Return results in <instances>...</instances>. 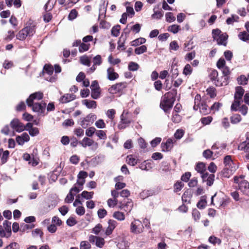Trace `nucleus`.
Wrapping results in <instances>:
<instances>
[{
    "label": "nucleus",
    "mask_w": 249,
    "mask_h": 249,
    "mask_svg": "<svg viewBox=\"0 0 249 249\" xmlns=\"http://www.w3.org/2000/svg\"><path fill=\"white\" fill-rule=\"evenodd\" d=\"M129 112L124 110L120 116L121 121L118 124L119 129H124L129 126L131 122V119L128 117Z\"/></svg>",
    "instance_id": "nucleus-7"
},
{
    "label": "nucleus",
    "mask_w": 249,
    "mask_h": 249,
    "mask_svg": "<svg viewBox=\"0 0 249 249\" xmlns=\"http://www.w3.org/2000/svg\"><path fill=\"white\" fill-rule=\"evenodd\" d=\"M207 92L208 94H209L211 98H213L216 96V91L214 88H209L207 89Z\"/></svg>",
    "instance_id": "nucleus-63"
},
{
    "label": "nucleus",
    "mask_w": 249,
    "mask_h": 249,
    "mask_svg": "<svg viewBox=\"0 0 249 249\" xmlns=\"http://www.w3.org/2000/svg\"><path fill=\"white\" fill-rule=\"evenodd\" d=\"M234 182L238 184V190L244 195L249 196V182L245 178V176H235Z\"/></svg>",
    "instance_id": "nucleus-1"
},
{
    "label": "nucleus",
    "mask_w": 249,
    "mask_h": 249,
    "mask_svg": "<svg viewBox=\"0 0 249 249\" xmlns=\"http://www.w3.org/2000/svg\"><path fill=\"white\" fill-rule=\"evenodd\" d=\"M154 13L152 15L153 18L160 19L163 15V12L162 11H155V8L154 9Z\"/></svg>",
    "instance_id": "nucleus-54"
},
{
    "label": "nucleus",
    "mask_w": 249,
    "mask_h": 249,
    "mask_svg": "<svg viewBox=\"0 0 249 249\" xmlns=\"http://www.w3.org/2000/svg\"><path fill=\"white\" fill-rule=\"evenodd\" d=\"M172 120L175 123H178L181 120V117L177 112H173Z\"/></svg>",
    "instance_id": "nucleus-55"
},
{
    "label": "nucleus",
    "mask_w": 249,
    "mask_h": 249,
    "mask_svg": "<svg viewBox=\"0 0 249 249\" xmlns=\"http://www.w3.org/2000/svg\"><path fill=\"white\" fill-rule=\"evenodd\" d=\"M36 32V26L32 23L28 22L26 26L17 35L16 37L20 40H24L27 36H32Z\"/></svg>",
    "instance_id": "nucleus-2"
},
{
    "label": "nucleus",
    "mask_w": 249,
    "mask_h": 249,
    "mask_svg": "<svg viewBox=\"0 0 249 249\" xmlns=\"http://www.w3.org/2000/svg\"><path fill=\"white\" fill-rule=\"evenodd\" d=\"M180 29V26L174 24L168 27V31L173 33V34H177Z\"/></svg>",
    "instance_id": "nucleus-43"
},
{
    "label": "nucleus",
    "mask_w": 249,
    "mask_h": 249,
    "mask_svg": "<svg viewBox=\"0 0 249 249\" xmlns=\"http://www.w3.org/2000/svg\"><path fill=\"white\" fill-rule=\"evenodd\" d=\"M28 107H31L34 112L37 113L38 116H44L47 114L46 113V104L43 101L32 103L31 105Z\"/></svg>",
    "instance_id": "nucleus-5"
},
{
    "label": "nucleus",
    "mask_w": 249,
    "mask_h": 249,
    "mask_svg": "<svg viewBox=\"0 0 249 249\" xmlns=\"http://www.w3.org/2000/svg\"><path fill=\"white\" fill-rule=\"evenodd\" d=\"M207 105L205 103H202L201 106L199 107L200 112L203 114H206L208 113L209 110L207 108Z\"/></svg>",
    "instance_id": "nucleus-56"
},
{
    "label": "nucleus",
    "mask_w": 249,
    "mask_h": 249,
    "mask_svg": "<svg viewBox=\"0 0 249 249\" xmlns=\"http://www.w3.org/2000/svg\"><path fill=\"white\" fill-rule=\"evenodd\" d=\"M201 97L199 94H197L195 98L194 103L195 105L194 106V109L195 110H197L198 109L199 107L200 106Z\"/></svg>",
    "instance_id": "nucleus-41"
},
{
    "label": "nucleus",
    "mask_w": 249,
    "mask_h": 249,
    "mask_svg": "<svg viewBox=\"0 0 249 249\" xmlns=\"http://www.w3.org/2000/svg\"><path fill=\"white\" fill-rule=\"evenodd\" d=\"M139 168L142 170L148 171L152 168L151 164L150 162L144 161L140 164Z\"/></svg>",
    "instance_id": "nucleus-34"
},
{
    "label": "nucleus",
    "mask_w": 249,
    "mask_h": 249,
    "mask_svg": "<svg viewBox=\"0 0 249 249\" xmlns=\"http://www.w3.org/2000/svg\"><path fill=\"white\" fill-rule=\"evenodd\" d=\"M195 169L198 173H200L203 181H204L207 178L208 175H209L208 173L206 172V167L205 164L203 162H199L196 164Z\"/></svg>",
    "instance_id": "nucleus-14"
},
{
    "label": "nucleus",
    "mask_w": 249,
    "mask_h": 249,
    "mask_svg": "<svg viewBox=\"0 0 249 249\" xmlns=\"http://www.w3.org/2000/svg\"><path fill=\"white\" fill-rule=\"evenodd\" d=\"M76 98V96L73 94H65L63 95L59 99L61 103L66 104L74 100Z\"/></svg>",
    "instance_id": "nucleus-21"
},
{
    "label": "nucleus",
    "mask_w": 249,
    "mask_h": 249,
    "mask_svg": "<svg viewBox=\"0 0 249 249\" xmlns=\"http://www.w3.org/2000/svg\"><path fill=\"white\" fill-rule=\"evenodd\" d=\"M9 152L8 150L3 151L1 157V161L2 163H5L9 157Z\"/></svg>",
    "instance_id": "nucleus-62"
},
{
    "label": "nucleus",
    "mask_w": 249,
    "mask_h": 249,
    "mask_svg": "<svg viewBox=\"0 0 249 249\" xmlns=\"http://www.w3.org/2000/svg\"><path fill=\"white\" fill-rule=\"evenodd\" d=\"M244 93V89L242 87L238 86L235 88V92L234 98L235 100L242 101V97Z\"/></svg>",
    "instance_id": "nucleus-24"
},
{
    "label": "nucleus",
    "mask_w": 249,
    "mask_h": 249,
    "mask_svg": "<svg viewBox=\"0 0 249 249\" xmlns=\"http://www.w3.org/2000/svg\"><path fill=\"white\" fill-rule=\"evenodd\" d=\"M120 29L121 26L119 25H117L114 26L111 29L112 36L115 37L118 36L119 35Z\"/></svg>",
    "instance_id": "nucleus-42"
},
{
    "label": "nucleus",
    "mask_w": 249,
    "mask_h": 249,
    "mask_svg": "<svg viewBox=\"0 0 249 249\" xmlns=\"http://www.w3.org/2000/svg\"><path fill=\"white\" fill-rule=\"evenodd\" d=\"M11 127L18 132H21L25 130L24 124L18 119H14L10 123Z\"/></svg>",
    "instance_id": "nucleus-12"
},
{
    "label": "nucleus",
    "mask_w": 249,
    "mask_h": 249,
    "mask_svg": "<svg viewBox=\"0 0 249 249\" xmlns=\"http://www.w3.org/2000/svg\"><path fill=\"white\" fill-rule=\"evenodd\" d=\"M81 63L86 66L88 67L90 65V61L89 57L87 56H83L80 57V59Z\"/></svg>",
    "instance_id": "nucleus-50"
},
{
    "label": "nucleus",
    "mask_w": 249,
    "mask_h": 249,
    "mask_svg": "<svg viewBox=\"0 0 249 249\" xmlns=\"http://www.w3.org/2000/svg\"><path fill=\"white\" fill-rule=\"evenodd\" d=\"M133 202L131 201H128L125 203L120 202L118 205V207L125 212L129 213L131 212L133 208Z\"/></svg>",
    "instance_id": "nucleus-19"
},
{
    "label": "nucleus",
    "mask_w": 249,
    "mask_h": 249,
    "mask_svg": "<svg viewBox=\"0 0 249 249\" xmlns=\"http://www.w3.org/2000/svg\"><path fill=\"white\" fill-rule=\"evenodd\" d=\"M223 162L225 167L231 168V167H234L235 169L238 168V166L232 160L231 156L227 155L225 156L224 158Z\"/></svg>",
    "instance_id": "nucleus-18"
},
{
    "label": "nucleus",
    "mask_w": 249,
    "mask_h": 249,
    "mask_svg": "<svg viewBox=\"0 0 249 249\" xmlns=\"http://www.w3.org/2000/svg\"><path fill=\"white\" fill-rule=\"evenodd\" d=\"M239 19V17L236 15H232L231 17H230L227 19L226 22L228 24H231L234 22H237Z\"/></svg>",
    "instance_id": "nucleus-61"
},
{
    "label": "nucleus",
    "mask_w": 249,
    "mask_h": 249,
    "mask_svg": "<svg viewBox=\"0 0 249 249\" xmlns=\"http://www.w3.org/2000/svg\"><path fill=\"white\" fill-rule=\"evenodd\" d=\"M128 246V242L124 237H120L117 244V247L119 249H125Z\"/></svg>",
    "instance_id": "nucleus-28"
},
{
    "label": "nucleus",
    "mask_w": 249,
    "mask_h": 249,
    "mask_svg": "<svg viewBox=\"0 0 249 249\" xmlns=\"http://www.w3.org/2000/svg\"><path fill=\"white\" fill-rule=\"evenodd\" d=\"M218 76V72L216 70H213L211 71L209 74V77L210 79L214 81V84L217 86V82H218V80H217V77Z\"/></svg>",
    "instance_id": "nucleus-33"
},
{
    "label": "nucleus",
    "mask_w": 249,
    "mask_h": 249,
    "mask_svg": "<svg viewBox=\"0 0 249 249\" xmlns=\"http://www.w3.org/2000/svg\"><path fill=\"white\" fill-rule=\"evenodd\" d=\"M102 4H100L99 7V14L98 19L100 20V25L102 28L108 29L110 27L109 23L103 19L106 17V13L107 11V7L108 4L107 0H102Z\"/></svg>",
    "instance_id": "nucleus-3"
},
{
    "label": "nucleus",
    "mask_w": 249,
    "mask_h": 249,
    "mask_svg": "<svg viewBox=\"0 0 249 249\" xmlns=\"http://www.w3.org/2000/svg\"><path fill=\"white\" fill-rule=\"evenodd\" d=\"M43 72L46 80L52 83L55 81L56 79V76H52L53 73V68L52 66L45 65L43 68Z\"/></svg>",
    "instance_id": "nucleus-9"
},
{
    "label": "nucleus",
    "mask_w": 249,
    "mask_h": 249,
    "mask_svg": "<svg viewBox=\"0 0 249 249\" xmlns=\"http://www.w3.org/2000/svg\"><path fill=\"white\" fill-rule=\"evenodd\" d=\"M105 243L104 239L98 236L96 241L95 245L98 248H102L104 246Z\"/></svg>",
    "instance_id": "nucleus-59"
},
{
    "label": "nucleus",
    "mask_w": 249,
    "mask_h": 249,
    "mask_svg": "<svg viewBox=\"0 0 249 249\" xmlns=\"http://www.w3.org/2000/svg\"><path fill=\"white\" fill-rule=\"evenodd\" d=\"M144 227L142 222L138 219L134 218L130 226V232L135 234H139L143 231Z\"/></svg>",
    "instance_id": "nucleus-6"
},
{
    "label": "nucleus",
    "mask_w": 249,
    "mask_h": 249,
    "mask_svg": "<svg viewBox=\"0 0 249 249\" xmlns=\"http://www.w3.org/2000/svg\"><path fill=\"white\" fill-rule=\"evenodd\" d=\"M26 130L29 131V134L32 137L37 136L39 133V129L37 127H33L31 129L27 128Z\"/></svg>",
    "instance_id": "nucleus-48"
},
{
    "label": "nucleus",
    "mask_w": 249,
    "mask_h": 249,
    "mask_svg": "<svg viewBox=\"0 0 249 249\" xmlns=\"http://www.w3.org/2000/svg\"><path fill=\"white\" fill-rule=\"evenodd\" d=\"M100 88L93 89H91V96L94 99H97L100 97Z\"/></svg>",
    "instance_id": "nucleus-31"
},
{
    "label": "nucleus",
    "mask_w": 249,
    "mask_h": 249,
    "mask_svg": "<svg viewBox=\"0 0 249 249\" xmlns=\"http://www.w3.org/2000/svg\"><path fill=\"white\" fill-rule=\"evenodd\" d=\"M96 115L93 113L88 114L86 117L81 119L80 122L81 126L84 128H87L89 125L91 124L96 119Z\"/></svg>",
    "instance_id": "nucleus-10"
},
{
    "label": "nucleus",
    "mask_w": 249,
    "mask_h": 249,
    "mask_svg": "<svg viewBox=\"0 0 249 249\" xmlns=\"http://www.w3.org/2000/svg\"><path fill=\"white\" fill-rule=\"evenodd\" d=\"M91 245L88 241H82L80 244V249H90Z\"/></svg>",
    "instance_id": "nucleus-47"
},
{
    "label": "nucleus",
    "mask_w": 249,
    "mask_h": 249,
    "mask_svg": "<svg viewBox=\"0 0 249 249\" xmlns=\"http://www.w3.org/2000/svg\"><path fill=\"white\" fill-rule=\"evenodd\" d=\"M147 47L145 45H142L140 47H137L135 49V53L137 54H141L143 53L146 52Z\"/></svg>",
    "instance_id": "nucleus-46"
},
{
    "label": "nucleus",
    "mask_w": 249,
    "mask_h": 249,
    "mask_svg": "<svg viewBox=\"0 0 249 249\" xmlns=\"http://www.w3.org/2000/svg\"><path fill=\"white\" fill-rule=\"evenodd\" d=\"M79 144L85 148L87 146H90L93 144L94 145L95 149H97L98 146L97 142H95L93 140L88 137L84 138L82 141L79 142Z\"/></svg>",
    "instance_id": "nucleus-15"
},
{
    "label": "nucleus",
    "mask_w": 249,
    "mask_h": 249,
    "mask_svg": "<svg viewBox=\"0 0 249 249\" xmlns=\"http://www.w3.org/2000/svg\"><path fill=\"white\" fill-rule=\"evenodd\" d=\"M95 134L100 139L104 140L107 139V136L105 131L104 130H96Z\"/></svg>",
    "instance_id": "nucleus-45"
},
{
    "label": "nucleus",
    "mask_w": 249,
    "mask_h": 249,
    "mask_svg": "<svg viewBox=\"0 0 249 249\" xmlns=\"http://www.w3.org/2000/svg\"><path fill=\"white\" fill-rule=\"evenodd\" d=\"M225 61L224 59H219V69H220L223 74L221 77V86L227 85L228 83L229 75L230 74L229 69L227 67L225 66Z\"/></svg>",
    "instance_id": "nucleus-4"
},
{
    "label": "nucleus",
    "mask_w": 249,
    "mask_h": 249,
    "mask_svg": "<svg viewBox=\"0 0 249 249\" xmlns=\"http://www.w3.org/2000/svg\"><path fill=\"white\" fill-rule=\"evenodd\" d=\"M35 227L34 224H26L25 223H22L20 224V231L21 232H25V231L29 230L30 229H32Z\"/></svg>",
    "instance_id": "nucleus-36"
},
{
    "label": "nucleus",
    "mask_w": 249,
    "mask_h": 249,
    "mask_svg": "<svg viewBox=\"0 0 249 249\" xmlns=\"http://www.w3.org/2000/svg\"><path fill=\"white\" fill-rule=\"evenodd\" d=\"M173 141L172 139H168L165 142L161 144L162 151L168 152L171 150L173 147Z\"/></svg>",
    "instance_id": "nucleus-17"
},
{
    "label": "nucleus",
    "mask_w": 249,
    "mask_h": 249,
    "mask_svg": "<svg viewBox=\"0 0 249 249\" xmlns=\"http://www.w3.org/2000/svg\"><path fill=\"white\" fill-rule=\"evenodd\" d=\"M94 193L93 192H89L86 191H83L81 195L82 197L86 198V199H89L92 198Z\"/></svg>",
    "instance_id": "nucleus-53"
},
{
    "label": "nucleus",
    "mask_w": 249,
    "mask_h": 249,
    "mask_svg": "<svg viewBox=\"0 0 249 249\" xmlns=\"http://www.w3.org/2000/svg\"><path fill=\"white\" fill-rule=\"evenodd\" d=\"M173 105V101L172 99L169 98L165 94L162 98V100L160 104V107L164 110L165 113H168L172 108Z\"/></svg>",
    "instance_id": "nucleus-8"
},
{
    "label": "nucleus",
    "mask_w": 249,
    "mask_h": 249,
    "mask_svg": "<svg viewBox=\"0 0 249 249\" xmlns=\"http://www.w3.org/2000/svg\"><path fill=\"white\" fill-rule=\"evenodd\" d=\"M241 101H242L234 99L231 106V110L234 111H236L239 110V107L241 104Z\"/></svg>",
    "instance_id": "nucleus-40"
},
{
    "label": "nucleus",
    "mask_w": 249,
    "mask_h": 249,
    "mask_svg": "<svg viewBox=\"0 0 249 249\" xmlns=\"http://www.w3.org/2000/svg\"><path fill=\"white\" fill-rule=\"evenodd\" d=\"M206 196H203L201 197L200 199L197 203V207L199 209H204L207 205V200H206Z\"/></svg>",
    "instance_id": "nucleus-29"
},
{
    "label": "nucleus",
    "mask_w": 249,
    "mask_h": 249,
    "mask_svg": "<svg viewBox=\"0 0 249 249\" xmlns=\"http://www.w3.org/2000/svg\"><path fill=\"white\" fill-rule=\"evenodd\" d=\"M115 114L116 111L114 109H108L106 113L107 116L111 120L114 119Z\"/></svg>",
    "instance_id": "nucleus-60"
},
{
    "label": "nucleus",
    "mask_w": 249,
    "mask_h": 249,
    "mask_svg": "<svg viewBox=\"0 0 249 249\" xmlns=\"http://www.w3.org/2000/svg\"><path fill=\"white\" fill-rule=\"evenodd\" d=\"M43 94L40 91L36 92L31 94L26 100V103L28 106L31 105V104L35 103L36 100H40L43 98Z\"/></svg>",
    "instance_id": "nucleus-11"
},
{
    "label": "nucleus",
    "mask_w": 249,
    "mask_h": 249,
    "mask_svg": "<svg viewBox=\"0 0 249 249\" xmlns=\"http://www.w3.org/2000/svg\"><path fill=\"white\" fill-rule=\"evenodd\" d=\"M90 45L89 44L81 42L79 47V51L80 53H83L88 51Z\"/></svg>",
    "instance_id": "nucleus-44"
},
{
    "label": "nucleus",
    "mask_w": 249,
    "mask_h": 249,
    "mask_svg": "<svg viewBox=\"0 0 249 249\" xmlns=\"http://www.w3.org/2000/svg\"><path fill=\"white\" fill-rule=\"evenodd\" d=\"M126 39V37L124 38L123 34H122L121 37L119 38V40L118 41V49H121L122 50H124L125 49L124 44Z\"/></svg>",
    "instance_id": "nucleus-35"
},
{
    "label": "nucleus",
    "mask_w": 249,
    "mask_h": 249,
    "mask_svg": "<svg viewBox=\"0 0 249 249\" xmlns=\"http://www.w3.org/2000/svg\"><path fill=\"white\" fill-rule=\"evenodd\" d=\"M146 42V39L143 37L137 38L130 42V44L132 46H137L144 44Z\"/></svg>",
    "instance_id": "nucleus-30"
},
{
    "label": "nucleus",
    "mask_w": 249,
    "mask_h": 249,
    "mask_svg": "<svg viewBox=\"0 0 249 249\" xmlns=\"http://www.w3.org/2000/svg\"><path fill=\"white\" fill-rule=\"evenodd\" d=\"M82 103L88 108H89V109L96 108L97 107L96 102L93 100H89L88 99H85L82 101Z\"/></svg>",
    "instance_id": "nucleus-27"
},
{
    "label": "nucleus",
    "mask_w": 249,
    "mask_h": 249,
    "mask_svg": "<svg viewBox=\"0 0 249 249\" xmlns=\"http://www.w3.org/2000/svg\"><path fill=\"white\" fill-rule=\"evenodd\" d=\"M228 37V35L226 34H222L219 36V45H223L225 46H226Z\"/></svg>",
    "instance_id": "nucleus-39"
},
{
    "label": "nucleus",
    "mask_w": 249,
    "mask_h": 249,
    "mask_svg": "<svg viewBox=\"0 0 249 249\" xmlns=\"http://www.w3.org/2000/svg\"><path fill=\"white\" fill-rule=\"evenodd\" d=\"M236 170L234 167H231V168L225 167L221 173L222 178H229Z\"/></svg>",
    "instance_id": "nucleus-16"
},
{
    "label": "nucleus",
    "mask_w": 249,
    "mask_h": 249,
    "mask_svg": "<svg viewBox=\"0 0 249 249\" xmlns=\"http://www.w3.org/2000/svg\"><path fill=\"white\" fill-rule=\"evenodd\" d=\"M138 160V159L133 155H129L126 157V161L129 165L135 166Z\"/></svg>",
    "instance_id": "nucleus-26"
},
{
    "label": "nucleus",
    "mask_w": 249,
    "mask_h": 249,
    "mask_svg": "<svg viewBox=\"0 0 249 249\" xmlns=\"http://www.w3.org/2000/svg\"><path fill=\"white\" fill-rule=\"evenodd\" d=\"M238 148L239 150L244 151L245 152L248 153V154L246 155V157L249 159V142H244L241 143L238 145Z\"/></svg>",
    "instance_id": "nucleus-25"
},
{
    "label": "nucleus",
    "mask_w": 249,
    "mask_h": 249,
    "mask_svg": "<svg viewBox=\"0 0 249 249\" xmlns=\"http://www.w3.org/2000/svg\"><path fill=\"white\" fill-rule=\"evenodd\" d=\"M126 87V83L124 82L119 83L112 85L109 89V91L111 93L116 94L120 93Z\"/></svg>",
    "instance_id": "nucleus-13"
},
{
    "label": "nucleus",
    "mask_w": 249,
    "mask_h": 249,
    "mask_svg": "<svg viewBox=\"0 0 249 249\" xmlns=\"http://www.w3.org/2000/svg\"><path fill=\"white\" fill-rule=\"evenodd\" d=\"M108 226L107 227L105 234L107 235H109L111 234L113 231V230L117 226V222L114 220L110 219L108 221Z\"/></svg>",
    "instance_id": "nucleus-23"
},
{
    "label": "nucleus",
    "mask_w": 249,
    "mask_h": 249,
    "mask_svg": "<svg viewBox=\"0 0 249 249\" xmlns=\"http://www.w3.org/2000/svg\"><path fill=\"white\" fill-rule=\"evenodd\" d=\"M166 21L168 22H172L176 20V18L172 12H167L165 14Z\"/></svg>",
    "instance_id": "nucleus-52"
},
{
    "label": "nucleus",
    "mask_w": 249,
    "mask_h": 249,
    "mask_svg": "<svg viewBox=\"0 0 249 249\" xmlns=\"http://www.w3.org/2000/svg\"><path fill=\"white\" fill-rule=\"evenodd\" d=\"M139 68V65L135 62H130L128 64V69L131 71H136Z\"/></svg>",
    "instance_id": "nucleus-58"
},
{
    "label": "nucleus",
    "mask_w": 249,
    "mask_h": 249,
    "mask_svg": "<svg viewBox=\"0 0 249 249\" xmlns=\"http://www.w3.org/2000/svg\"><path fill=\"white\" fill-rule=\"evenodd\" d=\"M119 77V75L115 72L114 69L109 67L107 70V78L110 81H114Z\"/></svg>",
    "instance_id": "nucleus-22"
},
{
    "label": "nucleus",
    "mask_w": 249,
    "mask_h": 249,
    "mask_svg": "<svg viewBox=\"0 0 249 249\" xmlns=\"http://www.w3.org/2000/svg\"><path fill=\"white\" fill-rule=\"evenodd\" d=\"M231 122L232 124H237L240 122L241 117L239 114H234L231 117Z\"/></svg>",
    "instance_id": "nucleus-57"
},
{
    "label": "nucleus",
    "mask_w": 249,
    "mask_h": 249,
    "mask_svg": "<svg viewBox=\"0 0 249 249\" xmlns=\"http://www.w3.org/2000/svg\"><path fill=\"white\" fill-rule=\"evenodd\" d=\"M192 216L195 221H197L200 219V212L196 209H193L192 211Z\"/></svg>",
    "instance_id": "nucleus-51"
},
{
    "label": "nucleus",
    "mask_w": 249,
    "mask_h": 249,
    "mask_svg": "<svg viewBox=\"0 0 249 249\" xmlns=\"http://www.w3.org/2000/svg\"><path fill=\"white\" fill-rule=\"evenodd\" d=\"M75 194H73L70 191L65 199V202L67 203H71L74 199Z\"/></svg>",
    "instance_id": "nucleus-64"
},
{
    "label": "nucleus",
    "mask_w": 249,
    "mask_h": 249,
    "mask_svg": "<svg viewBox=\"0 0 249 249\" xmlns=\"http://www.w3.org/2000/svg\"><path fill=\"white\" fill-rule=\"evenodd\" d=\"M238 37L240 39L246 41L249 40V34L246 32H240L238 35Z\"/></svg>",
    "instance_id": "nucleus-49"
},
{
    "label": "nucleus",
    "mask_w": 249,
    "mask_h": 249,
    "mask_svg": "<svg viewBox=\"0 0 249 249\" xmlns=\"http://www.w3.org/2000/svg\"><path fill=\"white\" fill-rule=\"evenodd\" d=\"M113 217L119 221H123L125 219V215L123 212L116 211L113 213Z\"/></svg>",
    "instance_id": "nucleus-32"
},
{
    "label": "nucleus",
    "mask_w": 249,
    "mask_h": 249,
    "mask_svg": "<svg viewBox=\"0 0 249 249\" xmlns=\"http://www.w3.org/2000/svg\"><path fill=\"white\" fill-rule=\"evenodd\" d=\"M30 137L27 133H23L20 136H18L16 137V142L19 144L22 145L25 142H27L29 141Z\"/></svg>",
    "instance_id": "nucleus-20"
},
{
    "label": "nucleus",
    "mask_w": 249,
    "mask_h": 249,
    "mask_svg": "<svg viewBox=\"0 0 249 249\" xmlns=\"http://www.w3.org/2000/svg\"><path fill=\"white\" fill-rule=\"evenodd\" d=\"M11 223L7 220L4 221L3 223V228L6 232L8 233V235H11Z\"/></svg>",
    "instance_id": "nucleus-38"
},
{
    "label": "nucleus",
    "mask_w": 249,
    "mask_h": 249,
    "mask_svg": "<svg viewBox=\"0 0 249 249\" xmlns=\"http://www.w3.org/2000/svg\"><path fill=\"white\" fill-rule=\"evenodd\" d=\"M238 84L242 85H246L248 82V78L244 75H242L237 79Z\"/></svg>",
    "instance_id": "nucleus-37"
}]
</instances>
